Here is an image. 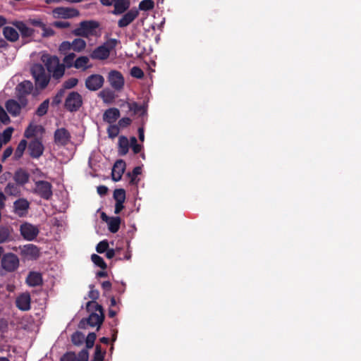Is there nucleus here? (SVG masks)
Segmentation results:
<instances>
[{
	"mask_svg": "<svg viewBox=\"0 0 361 361\" xmlns=\"http://www.w3.org/2000/svg\"><path fill=\"white\" fill-rule=\"evenodd\" d=\"M86 310L91 312L87 318H83L79 322L80 329H85L87 326H97L99 329L104 320V309L97 302L89 301L86 304Z\"/></svg>",
	"mask_w": 361,
	"mask_h": 361,
	"instance_id": "nucleus-1",
	"label": "nucleus"
},
{
	"mask_svg": "<svg viewBox=\"0 0 361 361\" xmlns=\"http://www.w3.org/2000/svg\"><path fill=\"white\" fill-rule=\"evenodd\" d=\"M42 60L46 66L47 72L51 74L55 80L61 79L65 74V66L60 63L56 56L43 55Z\"/></svg>",
	"mask_w": 361,
	"mask_h": 361,
	"instance_id": "nucleus-2",
	"label": "nucleus"
},
{
	"mask_svg": "<svg viewBox=\"0 0 361 361\" xmlns=\"http://www.w3.org/2000/svg\"><path fill=\"white\" fill-rule=\"evenodd\" d=\"M31 73L35 79L36 87L39 90L45 89L50 81L51 74L39 63L32 66Z\"/></svg>",
	"mask_w": 361,
	"mask_h": 361,
	"instance_id": "nucleus-3",
	"label": "nucleus"
},
{
	"mask_svg": "<svg viewBox=\"0 0 361 361\" xmlns=\"http://www.w3.org/2000/svg\"><path fill=\"white\" fill-rule=\"evenodd\" d=\"M117 43L118 40L116 39L107 40L90 53V58L94 60H105L108 59L111 51L116 47Z\"/></svg>",
	"mask_w": 361,
	"mask_h": 361,
	"instance_id": "nucleus-4",
	"label": "nucleus"
},
{
	"mask_svg": "<svg viewBox=\"0 0 361 361\" xmlns=\"http://www.w3.org/2000/svg\"><path fill=\"white\" fill-rule=\"evenodd\" d=\"M99 23L95 20H84L79 24V27L73 30L75 36L88 37L96 35V30L99 27Z\"/></svg>",
	"mask_w": 361,
	"mask_h": 361,
	"instance_id": "nucleus-5",
	"label": "nucleus"
},
{
	"mask_svg": "<svg viewBox=\"0 0 361 361\" xmlns=\"http://www.w3.org/2000/svg\"><path fill=\"white\" fill-rule=\"evenodd\" d=\"M20 265L18 257L13 252L5 253L1 259V270L11 273L16 271Z\"/></svg>",
	"mask_w": 361,
	"mask_h": 361,
	"instance_id": "nucleus-6",
	"label": "nucleus"
},
{
	"mask_svg": "<svg viewBox=\"0 0 361 361\" xmlns=\"http://www.w3.org/2000/svg\"><path fill=\"white\" fill-rule=\"evenodd\" d=\"M83 99L82 95L75 91L69 92L64 102V108L69 112H76L82 106Z\"/></svg>",
	"mask_w": 361,
	"mask_h": 361,
	"instance_id": "nucleus-7",
	"label": "nucleus"
},
{
	"mask_svg": "<svg viewBox=\"0 0 361 361\" xmlns=\"http://www.w3.org/2000/svg\"><path fill=\"white\" fill-rule=\"evenodd\" d=\"M102 5L105 6H114V15H121L127 11L130 6V0H99Z\"/></svg>",
	"mask_w": 361,
	"mask_h": 361,
	"instance_id": "nucleus-8",
	"label": "nucleus"
},
{
	"mask_svg": "<svg viewBox=\"0 0 361 361\" xmlns=\"http://www.w3.org/2000/svg\"><path fill=\"white\" fill-rule=\"evenodd\" d=\"M52 185L47 180H38L35 182L34 192L41 198L49 200L53 195Z\"/></svg>",
	"mask_w": 361,
	"mask_h": 361,
	"instance_id": "nucleus-9",
	"label": "nucleus"
},
{
	"mask_svg": "<svg viewBox=\"0 0 361 361\" xmlns=\"http://www.w3.org/2000/svg\"><path fill=\"white\" fill-rule=\"evenodd\" d=\"M11 24L19 31L22 39L24 40V44L30 42L27 39L33 37L34 29L28 27L25 22L21 20H13L11 22Z\"/></svg>",
	"mask_w": 361,
	"mask_h": 361,
	"instance_id": "nucleus-10",
	"label": "nucleus"
},
{
	"mask_svg": "<svg viewBox=\"0 0 361 361\" xmlns=\"http://www.w3.org/2000/svg\"><path fill=\"white\" fill-rule=\"evenodd\" d=\"M20 232L24 239L31 241L37 238L39 231L36 226L25 222L20 225Z\"/></svg>",
	"mask_w": 361,
	"mask_h": 361,
	"instance_id": "nucleus-11",
	"label": "nucleus"
},
{
	"mask_svg": "<svg viewBox=\"0 0 361 361\" xmlns=\"http://www.w3.org/2000/svg\"><path fill=\"white\" fill-rule=\"evenodd\" d=\"M104 78L99 74H92L89 75L85 82V87L90 91H97L104 85Z\"/></svg>",
	"mask_w": 361,
	"mask_h": 361,
	"instance_id": "nucleus-12",
	"label": "nucleus"
},
{
	"mask_svg": "<svg viewBox=\"0 0 361 361\" xmlns=\"http://www.w3.org/2000/svg\"><path fill=\"white\" fill-rule=\"evenodd\" d=\"M27 150L30 157L39 159L43 154L44 147L39 139L35 138L29 142Z\"/></svg>",
	"mask_w": 361,
	"mask_h": 361,
	"instance_id": "nucleus-13",
	"label": "nucleus"
},
{
	"mask_svg": "<svg viewBox=\"0 0 361 361\" xmlns=\"http://www.w3.org/2000/svg\"><path fill=\"white\" fill-rule=\"evenodd\" d=\"M108 80L111 86L116 90H121L124 86V78L119 71H110L108 76Z\"/></svg>",
	"mask_w": 361,
	"mask_h": 361,
	"instance_id": "nucleus-14",
	"label": "nucleus"
},
{
	"mask_svg": "<svg viewBox=\"0 0 361 361\" xmlns=\"http://www.w3.org/2000/svg\"><path fill=\"white\" fill-rule=\"evenodd\" d=\"M139 11L136 8H133L128 11L124 15L118 20V27L124 28L133 23L135 19L138 16Z\"/></svg>",
	"mask_w": 361,
	"mask_h": 361,
	"instance_id": "nucleus-15",
	"label": "nucleus"
},
{
	"mask_svg": "<svg viewBox=\"0 0 361 361\" xmlns=\"http://www.w3.org/2000/svg\"><path fill=\"white\" fill-rule=\"evenodd\" d=\"M71 134L65 128H61L54 132V142L58 145L65 146L71 140Z\"/></svg>",
	"mask_w": 361,
	"mask_h": 361,
	"instance_id": "nucleus-16",
	"label": "nucleus"
},
{
	"mask_svg": "<svg viewBox=\"0 0 361 361\" xmlns=\"http://www.w3.org/2000/svg\"><path fill=\"white\" fill-rule=\"evenodd\" d=\"M54 14L59 18L66 19L78 16L80 12L75 8L58 7L54 10Z\"/></svg>",
	"mask_w": 361,
	"mask_h": 361,
	"instance_id": "nucleus-17",
	"label": "nucleus"
},
{
	"mask_svg": "<svg viewBox=\"0 0 361 361\" xmlns=\"http://www.w3.org/2000/svg\"><path fill=\"white\" fill-rule=\"evenodd\" d=\"M126 166V162L122 159L117 160L115 162L111 171V178L114 181L117 182L121 179Z\"/></svg>",
	"mask_w": 361,
	"mask_h": 361,
	"instance_id": "nucleus-18",
	"label": "nucleus"
},
{
	"mask_svg": "<svg viewBox=\"0 0 361 361\" xmlns=\"http://www.w3.org/2000/svg\"><path fill=\"white\" fill-rule=\"evenodd\" d=\"M30 295L28 293L20 294L16 300V307L22 311H28L30 310L31 306Z\"/></svg>",
	"mask_w": 361,
	"mask_h": 361,
	"instance_id": "nucleus-19",
	"label": "nucleus"
},
{
	"mask_svg": "<svg viewBox=\"0 0 361 361\" xmlns=\"http://www.w3.org/2000/svg\"><path fill=\"white\" fill-rule=\"evenodd\" d=\"M14 212L19 216H25L30 207L29 202L24 198L18 199L13 203Z\"/></svg>",
	"mask_w": 361,
	"mask_h": 361,
	"instance_id": "nucleus-20",
	"label": "nucleus"
},
{
	"mask_svg": "<svg viewBox=\"0 0 361 361\" xmlns=\"http://www.w3.org/2000/svg\"><path fill=\"white\" fill-rule=\"evenodd\" d=\"M26 283L30 287L41 286L43 283L42 276L39 272L30 271L26 278Z\"/></svg>",
	"mask_w": 361,
	"mask_h": 361,
	"instance_id": "nucleus-21",
	"label": "nucleus"
},
{
	"mask_svg": "<svg viewBox=\"0 0 361 361\" xmlns=\"http://www.w3.org/2000/svg\"><path fill=\"white\" fill-rule=\"evenodd\" d=\"M22 253L32 259H37L40 255L38 247L32 244L25 245Z\"/></svg>",
	"mask_w": 361,
	"mask_h": 361,
	"instance_id": "nucleus-22",
	"label": "nucleus"
},
{
	"mask_svg": "<svg viewBox=\"0 0 361 361\" xmlns=\"http://www.w3.org/2000/svg\"><path fill=\"white\" fill-rule=\"evenodd\" d=\"M120 117V111L116 108H109L103 114V120L109 123H114Z\"/></svg>",
	"mask_w": 361,
	"mask_h": 361,
	"instance_id": "nucleus-23",
	"label": "nucleus"
},
{
	"mask_svg": "<svg viewBox=\"0 0 361 361\" xmlns=\"http://www.w3.org/2000/svg\"><path fill=\"white\" fill-rule=\"evenodd\" d=\"M7 111L13 116L20 115L21 109L20 104L15 99H8L5 104Z\"/></svg>",
	"mask_w": 361,
	"mask_h": 361,
	"instance_id": "nucleus-24",
	"label": "nucleus"
},
{
	"mask_svg": "<svg viewBox=\"0 0 361 361\" xmlns=\"http://www.w3.org/2000/svg\"><path fill=\"white\" fill-rule=\"evenodd\" d=\"M29 178V173L23 169H19L14 173L13 179L19 185H23L28 183Z\"/></svg>",
	"mask_w": 361,
	"mask_h": 361,
	"instance_id": "nucleus-25",
	"label": "nucleus"
},
{
	"mask_svg": "<svg viewBox=\"0 0 361 361\" xmlns=\"http://www.w3.org/2000/svg\"><path fill=\"white\" fill-rule=\"evenodd\" d=\"M13 229L10 226H0V244L13 240Z\"/></svg>",
	"mask_w": 361,
	"mask_h": 361,
	"instance_id": "nucleus-26",
	"label": "nucleus"
},
{
	"mask_svg": "<svg viewBox=\"0 0 361 361\" xmlns=\"http://www.w3.org/2000/svg\"><path fill=\"white\" fill-rule=\"evenodd\" d=\"M3 35L6 40L11 42H15L19 39V33L15 27L5 26L3 28Z\"/></svg>",
	"mask_w": 361,
	"mask_h": 361,
	"instance_id": "nucleus-27",
	"label": "nucleus"
},
{
	"mask_svg": "<svg viewBox=\"0 0 361 361\" xmlns=\"http://www.w3.org/2000/svg\"><path fill=\"white\" fill-rule=\"evenodd\" d=\"M33 89L32 83L29 80H24L22 82L19 83L16 90L18 92V94L21 95H27L30 94Z\"/></svg>",
	"mask_w": 361,
	"mask_h": 361,
	"instance_id": "nucleus-28",
	"label": "nucleus"
},
{
	"mask_svg": "<svg viewBox=\"0 0 361 361\" xmlns=\"http://www.w3.org/2000/svg\"><path fill=\"white\" fill-rule=\"evenodd\" d=\"M118 152L120 156H125L129 151V141L124 135H121L118 142Z\"/></svg>",
	"mask_w": 361,
	"mask_h": 361,
	"instance_id": "nucleus-29",
	"label": "nucleus"
},
{
	"mask_svg": "<svg viewBox=\"0 0 361 361\" xmlns=\"http://www.w3.org/2000/svg\"><path fill=\"white\" fill-rule=\"evenodd\" d=\"M6 194L10 196H19L20 195V189L19 185L16 183H8L4 188Z\"/></svg>",
	"mask_w": 361,
	"mask_h": 361,
	"instance_id": "nucleus-30",
	"label": "nucleus"
},
{
	"mask_svg": "<svg viewBox=\"0 0 361 361\" xmlns=\"http://www.w3.org/2000/svg\"><path fill=\"white\" fill-rule=\"evenodd\" d=\"M121 219L119 216L111 217L108 221V228L112 233H116L121 225Z\"/></svg>",
	"mask_w": 361,
	"mask_h": 361,
	"instance_id": "nucleus-31",
	"label": "nucleus"
},
{
	"mask_svg": "<svg viewBox=\"0 0 361 361\" xmlns=\"http://www.w3.org/2000/svg\"><path fill=\"white\" fill-rule=\"evenodd\" d=\"M27 147V142L24 139L21 140L18 143L14 153L13 158L15 160H18L23 157Z\"/></svg>",
	"mask_w": 361,
	"mask_h": 361,
	"instance_id": "nucleus-32",
	"label": "nucleus"
},
{
	"mask_svg": "<svg viewBox=\"0 0 361 361\" xmlns=\"http://www.w3.org/2000/svg\"><path fill=\"white\" fill-rule=\"evenodd\" d=\"M89 58L85 56H82L78 57L75 60L74 67L77 69H82L86 70L89 66H87L89 63Z\"/></svg>",
	"mask_w": 361,
	"mask_h": 361,
	"instance_id": "nucleus-33",
	"label": "nucleus"
},
{
	"mask_svg": "<svg viewBox=\"0 0 361 361\" xmlns=\"http://www.w3.org/2000/svg\"><path fill=\"white\" fill-rule=\"evenodd\" d=\"M86 42L81 38H76L71 42L73 50L76 52L82 51L86 47Z\"/></svg>",
	"mask_w": 361,
	"mask_h": 361,
	"instance_id": "nucleus-34",
	"label": "nucleus"
},
{
	"mask_svg": "<svg viewBox=\"0 0 361 361\" xmlns=\"http://www.w3.org/2000/svg\"><path fill=\"white\" fill-rule=\"evenodd\" d=\"M142 173V168L140 166H136L133 169L132 172H128L127 176L130 178V184L136 185L138 182L137 176Z\"/></svg>",
	"mask_w": 361,
	"mask_h": 361,
	"instance_id": "nucleus-35",
	"label": "nucleus"
},
{
	"mask_svg": "<svg viewBox=\"0 0 361 361\" xmlns=\"http://www.w3.org/2000/svg\"><path fill=\"white\" fill-rule=\"evenodd\" d=\"M100 97L105 103H111L114 99V93L109 90H103L99 93Z\"/></svg>",
	"mask_w": 361,
	"mask_h": 361,
	"instance_id": "nucleus-36",
	"label": "nucleus"
},
{
	"mask_svg": "<svg viewBox=\"0 0 361 361\" xmlns=\"http://www.w3.org/2000/svg\"><path fill=\"white\" fill-rule=\"evenodd\" d=\"M49 105V99H45L42 103L40 104V105L37 107L36 110V114L38 116H44L48 111Z\"/></svg>",
	"mask_w": 361,
	"mask_h": 361,
	"instance_id": "nucleus-37",
	"label": "nucleus"
},
{
	"mask_svg": "<svg viewBox=\"0 0 361 361\" xmlns=\"http://www.w3.org/2000/svg\"><path fill=\"white\" fill-rule=\"evenodd\" d=\"M71 341L74 345H80L85 341V335L82 332L76 331L73 334Z\"/></svg>",
	"mask_w": 361,
	"mask_h": 361,
	"instance_id": "nucleus-38",
	"label": "nucleus"
},
{
	"mask_svg": "<svg viewBox=\"0 0 361 361\" xmlns=\"http://www.w3.org/2000/svg\"><path fill=\"white\" fill-rule=\"evenodd\" d=\"M65 57L63 59V65L65 66V68H70L71 67H74V59L75 58V54L74 53H70L68 54H65Z\"/></svg>",
	"mask_w": 361,
	"mask_h": 361,
	"instance_id": "nucleus-39",
	"label": "nucleus"
},
{
	"mask_svg": "<svg viewBox=\"0 0 361 361\" xmlns=\"http://www.w3.org/2000/svg\"><path fill=\"white\" fill-rule=\"evenodd\" d=\"M113 196L116 202H124L126 198V190L122 188L116 189Z\"/></svg>",
	"mask_w": 361,
	"mask_h": 361,
	"instance_id": "nucleus-40",
	"label": "nucleus"
},
{
	"mask_svg": "<svg viewBox=\"0 0 361 361\" xmlns=\"http://www.w3.org/2000/svg\"><path fill=\"white\" fill-rule=\"evenodd\" d=\"M91 259L95 265L100 267L101 269H106L107 265L106 262L104 261L103 258L99 256L98 255L92 254L91 256Z\"/></svg>",
	"mask_w": 361,
	"mask_h": 361,
	"instance_id": "nucleus-41",
	"label": "nucleus"
},
{
	"mask_svg": "<svg viewBox=\"0 0 361 361\" xmlns=\"http://www.w3.org/2000/svg\"><path fill=\"white\" fill-rule=\"evenodd\" d=\"M154 7V2L153 0H142L139 4V9L141 11H150Z\"/></svg>",
	"mask_w": 361,
	"mask_h": 361,
	"instance_id": "nucleus-42",
	"label": "nucleus"
},
{
	"mask_svg": "<svg viewBox=\"0 0 361 361\" xmlns=\"http://www.w3.org/2000/svg\"><path fill=\"white\" fill-rule=\"evenodd\" d=\"M65 93L66 91L64 90V89H59L56 92V95L52 99L51 105L53 106H56L59 104H60L62 102V99L64 97Z\"/></svg>",
	"mask_w": 361,
	"mask_h": 361,
	"instance_id": "nucleus-43",
	"label": "nucleus"
},
{
	"mask_svg": "<svg viewBox=\"0 0 361 361\" xmlns=\"http://www.w3.org/2000/svg\"><path fill=\"white\" fill-rule=\"evenodd\" d=\"M78 83V80L75 78H71L66 80H65L62 85V89L70 90L75 87Z\"/></svg>",
	"mask_w": 361,
	"mask_h": 361,
	"instance_id": "nucleus-44",
	"label": "nucleus"
},
{
	"mask_svg": "<svg viewBox=\"0 0 361 361\" xmlns=\"http://www.w3.org/2000/svg\"><path fill=\"white\" fill-rule=\"evenodd\" d=\"M104 354L105 352H102L101 345L97 344L95 347V351L92 361H103Z\"/></svg>",
	"mask_w": 361,
	"mask_h": 361,
	"instance_id": "nucleus-45",
	"label": "nucleus"
},
{
	"mask_svg": "<svg viewBox=\"0 0 361 361\" xmlns=\"http://www.w3.org/2000/svg\"><path fill=\"white\" fill-rule=\"evenodd\" d=\"M120 130L118 125H110L107 128V133L110 138L114 139L119 134Z\"/></svg>",
	"mask_w": 361,
	"mask_h": 361,
	"instance_id": "nucleus-46",
	"label": "nucleus"
},
{
	"mask_svg": "<svg viewBox=\"0 0 361 361\" xmlns=\"http://www.w3.org/2000/svg\"><path fill=\"white\" fill-rule=\"evenodd\" d=\"M130 75L137 79H142L145 75L143 71L138 66H133L130 69Z\"/></svg>",
	"mask_w": 361,
	"mask_h": 361,
	"instance_id": "nucleus-47",
	"label": "nucleus"
},
{
	"mask_svg": "<svg viewBox=\"0 0 361 361\" xmlns=\"http://www.w3.org/2000/svg\"><path fill=\"white\" fill-rule=\"evenodd\" d=\"M96 338L97 335L95 333L92 332L88 334L85 339V344L87 348H92L94 346Z\"/></svg>",
	"mask_w": 361,
	"mask_h": 361,
	"instance_id": "nucleus-48",
	"label": "nucleus"
},
{
	"mask_svg": "<svg viewBox=\"0 0 361 361\" xmlns=\"http://www.w3.org/2000/svg\"><path fill=\"white\" fill-rule=\"evenodd\" d=\"M130 146L132 147V149H133L134 154L140 153L142 149V145H140L137 143V138L133 136L130 137Z\"/></svg>",
	"mask_w": 361,
	"mask_h": 361,
	"instance_id": "nucleus-49",
	"label": "nucleus"
},
{
	"mask_svg": "<svg viewBox=\"0 0 361 361\" xmlns=\"http://www.w3.org/2000/svg\"><path fill=\"white\" fill-rule=\"evenodd\" d=\"M71 49H73L72 46H71V42H68V41L63 42L60 44L59 48L60 53L62 54H64V55L68 54H67L68 51H70Z\"/></svg>",
	"mask_w": 361,
	"mask_h": 361,
	"instance_id": "nucleus-50",
	"label": "nucleus"
},
{
	"mask_svg": "<svg viewBox=\"0 0 361 361\" xmlns=\"http://www.w3.org/2000/svg\"><path fill=\"white\" fill-rule=\"evenodd\" d=\"M109 248V243L106 240H102L100 241L97 247H96V250L98 253H104L106 252V250H107V249Z\"/></svg>",
	"mask_w": 361,
	"mask_h": 361,
	"instance_id": "nucleus-51",
	"label": "nucleus"
},
{
	"mask_svg": "<svg viewBox=\"0 0 361 361\" xmlns=\"http://www.w3.org/2000/svg\"><path fill=\"white\" fill-rule=\"evenodd\" d=\"M0 121L4 124H8L10 123V118L8 116L6 111L1 106H0Z\"/></svg>",
	"mask_w": 361,
	"mask_h": 361,
	"instance_id": "nucleus-52",
	"label": "nucleus"
},
{
	"mask_svg": "<svg viewBox=\"0 0 361 361\" xmlns=\"http://www.w3.org/2000/svg\"><path fill=\"white\" fill-rule=\"evenodd\" d=\"M94 286L90 285V290L89 291L88 296L90 298H91L92 300L94 301L99 298V292L97 290L94 289Z\"/></svg>",
	"mask_w": 361,
	"mask_h": 361,
	"instance_id": "nucleus-53",
	"label": "nucleus"
},
{
	"mask_svg": "<svg viewBox=\"0 0 361 361\" xmlns=\"http://www.w3.org/2000/svg\"><path fill=\"white\" fill-rule=\"evenodd\" d=\"M42 30L43 31L42 34L43 37H49L55 35L54 30L51 27H47L45 24L44 27H42Z\"/></svg>",
	"mask_w": 361,
	"mask_h": 361,
	"instance_id": "nucleus-54",
	"label": "nucleus"
},
{
	"mask_svg": "<svg viewBox=\"0 0 361 361\" xmlns=\"http://www.w3.org/2000/svg\"><path fill=\"white\" fill-rule=\"evenodd\" d=\"M36 131V127L30 125L24 133V136L27 138H31L35 136Z\"/></svg>",
	"mask_w": 361,
	"mask_h": 361,
	"instance_id": "nucleus-55",
	"label": "nucleus"
},
{
	"mask_svg": "<svg viewBox=\"0 0 361 361\" xmlns=\"http://www.w3.org/2000/svg\"><path fill=\"white\" fill-rule=\"evenodd\" d=\"M89 353L87 350H82L76 357V361H88Z\"/></svg>",
	"mask_w": 361,
	"mask_h": 361,
	"instance_id": "nucleus-56",
	"label": "nucleus"
},
{
	"mask_svg": "<svg viewBox=\"0 0 361 361\" xmlns=\"http://www.w3.org/2000/svg\"><path fill=\"white\" fill-rule=\"evenodd\" d=\"M132 123V120L128 117L122 118L118 121V126L119 128H126L129 126Z\"/></svg>",
	"mask_w": 361,
	"mask_h": 361,
	"instance_id": "nucleus-57",
	"label": "nucleus"
},
{
	"mask_svg": "<svg viewBox=\"0 0 361 361\" xmlns=\"http://www.w3.org/2000/svg\"><path fill=\"white\" fill-rule=\"evenodd\" d=\"M130 110L134 111L135 114H137L143 110V106L138 104L137 102H133L128 104Z\"/></svg>",
	"mask_w": 361,
	"mask_h": 361,
	"instance_id": "nucleus-58",
	"label": "nucleus"
},
{
	"mask_svg": "<svg viewBox=\"0 0 361 361\" xmlns=\"http://www.w3.org/2000/svg\"><path fill=\"white\" fill-rule=\"evenodd\" d=\"M27 23L33 26L42 28L44 27V23L39 18L29 19Z\"/></svg>",
	"mask_w": 361,
	"mask_h": 361,
	"instance_id": "nucleus-59",
	"label": "nucleus"
},
{
	"mask_svg": "<svg viewBox=\"0 0 361 361\" xmlns=\"http://www.w3.org/2000/svg\"><path fill=\"white\" fill-rule=\"evenodd\" d=\"M53 25L57 28H67L70 27L71 24L68 21L58 20L54 22Z\"/></svg>",
	"mask_w": 361,
	"mask_h": 361,
	"instance_id": "nucleus-60",
	"label": "nucleus"
},
{
	"mask_svg": "<svg viewBox=\"0 0 361 361\" xmlns=\"http://www.w3.org/2000/svg\"><path fill=\"white\" fill-rule=\"evenodd\" d=\"M61 361H76V357L74 353H66L61 357Z\"/></svg>",
	"mask_w": 361,
	"mask_h": 361,
	"instance_id": "nucleus-61",
	"label": "nucleus"
},
{
	"mask_svg": "<svg viewBox=\"0 0 361 361\" xmlns=\"http://www.w3.org/2000/svg\"><path fill=\"white\" fill-rule=\"evenodd\" d=\"M13 148L11 147H7L3 153L1 161H4L7 158H8L13 153Z\"/></svg>",
	"mask_w": 361,
	"mask_h": 361,
	"instance_id": "nucleus-62",
	"label": "nucleus"
},
{
	"mask_svg": "<svg viewBox=\"0 0 361 361\" xmlns=\"http://www.w3.org/2000/svg\"><path fill=\"white\" fill-rule=\"evenodd\" d=\"M25 96L26 95L18 94V98L19 100L18 103L20 104L21 109L22 108L25 107L27 104V99H26Z\"/></svg>",
	"mask_w": 361,
	"mask_h": 361,
	"instance_id": "nucleus-63",
	"label": "nucleus"
},
{
	"mask_svg": "<svg viewBox=\"0 0 361 361\" xmlns=\"http://www.w3.org/2000/svg\"><path fill=\"white\" fill-rule=\"evenodd\" d=\"M13 132L12 128H8L4 131L3 136L5 141L10 140Z\"/></svg>",
	"mask_w": 361,
	"mask_h": 361,
	"instance_id": "nucleus-64",
	"label": "nucleus"
}]
</instances>
